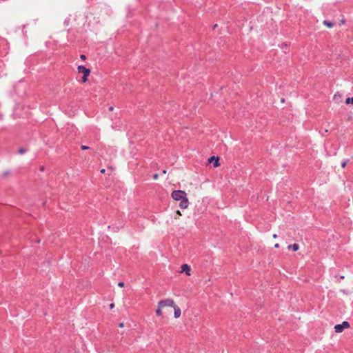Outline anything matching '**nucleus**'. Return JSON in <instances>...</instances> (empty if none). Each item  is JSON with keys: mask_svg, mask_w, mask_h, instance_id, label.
I'll use <instances>...</instances> for the list:
<instances>
[{"mask_svg": "<svg viewBox=\"0 0 353 353\" xmlns=\"http://www.w3.org/2000/svg\"><path fill=\"white\" fill-rule=\"evenodd\" d=\"M124 285H125V284H124V283H123V282H122V281H121V282H119V283H118V285H119V287H121V288H123V287L124 286Z\"/></svg>", "mask_w": 353, "mask_h": 353, "instance_id": "17", "label": "nucleus"}, {"mask_svg": "<svg viewBox=\"0 0 353 353\" xmlns=\"http://www.w3.org/2000/svg\"><path fill=\"white\" fill-rule=\"evenodd\" d=\"M288 248L289 250H292L293 251H297L299 248V246L298 244L294 243V244L289 245L288 246Z\"/></svg>", "mask_w": 353, "mask_h": 353, "instance_id": "9", "label": "nucleus"}, {"mask_svg": "<svg viewBox=\"0 0 353 353\" xmlns=\"http://www.w3.org/2000/svg\"><path fill=\"white\" fill-rule=\"evenodd\" d=\"M88 76H85V74H83V77H82V81L83 83H85L87 81H88Z\"/></svg>", "mask_w": 353, "mask_h": 353, "instance_id": "16", "label": "nucleus"}, {"mask_svg": "<svg viewBox=\"0 0 353 353\" xmlns=\"http://www.w3.org/2000/svg\"><path fill=\"white\" fill-rule=\"evenodd\" d=\"M186 193L183 190H174L172 192L171 196L175 201H181L186 197Z\"/></svg>", "mask_w": 353, "mask_h": 353, "instance_id": "1", "label": "nucleus"}, {"mask_svg": "<svg viewBox=\"0 0 353 353\" xmlns=\"http://www.w3.org/2000/svg\"><path fill=\"white\" fill-rule=\"evenodd\" d=\"M78 72L79 73H83V74H85V76H89L90 73V70L89 68H85V66L83 65H79L78 66Z\"/></svg>", "mask_w": 353, "mask_h": 353, "instance_id": "4", "label": "nucleus"}, {"mask_svg": "<svg viewBox=\"0 0 353 353\" xmlns=\"http://www.w3.org/2000/svg\"><path fill=\"white\" fill-rule=\"evenodd\" d=\"M274 248H279V243H276V244L274 245Z\"/></svg>", "mask_w": 353, "mask_h": 353, "instance_id": "22", "label": "nucleus"}, {"mask_svg": "<svg viewBox=\"0 0 353 353\" xmlns=\"http://www.w3.org/2000/svg\"><path fill=\"white\" fill-rule=\"evenodd\" d=\"M188 205H189V201H188V199H187V197H185L183 200L180 201L179 207L181 209L187 208L188 207Z\"/></svg>", "mask_w": 353, "mask_h": 353, "instance_id": "7", "label": "nucleus"}, {"mask_svg": "<svg viewBox=\"0 0 353 353\" xmlns=\"http://www.w3.org/2000/svg\"><path fill=\"white\" fill-rule=\"evenodd\" d=\"M161 309L162 307H157V310H156V314L157 316H161V314H162V311H161Z\"/></svg>", "mask_w": 353, "mask_h": 353, "instance_id": "11", "label": "nucleus"}, {"mask_svg": "<svg viewBox=\"0 0 353 353\" xmlns=\"http://www.w3.org/2000/svg\"><path fill=\"white\" fill-rule=\"evenodd\" d=\"M81 148H82V150H88L90 148V147L86 146V145H81Z\"/></svg>", "mask_w": 353, "mask_h": 353, "instance_id": "18", "label": "nucleus"}, {"mask_svg": "<svg viewBox=\"0 0 353 353\" xmlns=\"http://www.w3.org/2000/svg\"><path fill=\"white\" fill-rule=\"evenodd\" d=\"M350 324L347 321H343L341 324H337L334 326V330L336 333L342 332L344 329L348 328Z\"/></svg>", "mask_w": 353, "mask_h": 353, "instance_id": "3", "label": "nucleus"}, {"mask_svg": "<svg viewBox=\"0 0 353 353\" xmlns=\"http://www.w3.org/2000/svg\"><path fill=\"white\" fill-rule=\"evenodd\" d=\"M105 169H101V173H105Z\"/></svg>", "mask_w": 353, "mask_h": 353, "instance_id": "24", "label": "nucleus"}, {"mask_svg": "<svg viewBox=\"0 0 353 353\" xmlns=\"http://www.w3.org/2000/svg\"><path fill=\"white\" fill-rule=\"evenodd\" d=\"M163 174H165V173H166V170H163Z\"/></svg>", "mask_w": 353, "mask_h": 353, "instance_id": "29", "label": "nucleus"}, {"mask_svg": "<svg viewBox=\"0 0 353 353\" xmlns=\"http://www.w3.org/2000/svg\"><path fill=\"white\" fill-rule=\"evenodd\" d=\"M158 178H159V174H154L153 175V179H154V180H157Z\"/></svg>", "mask_w": 353, "mask_h": 353, "instance_id": "19", "label": "nucleus"}, {"mask_svg": "<svg viewBox=\"0 0 353 353\" xmlns=\"http://www.w3.org/2000/svg\"><path fill=\"white\" fill-rule=\"evenodd\" d=\"M172 307L174 308V318L177 319L179 318L180 316H181V309L179 306L176 305L174 303V306H172Z\"/></svg>", "mask_w": 353, "mask_h": 353, "instance_id": "6", "label": "nucleus"}, {"mask_svg": "<svg viewBox=\"0 0 353 353\" xmlns=\"http://www.w3.org/2000/svg\"><path fill=\"white\" fill-rule=\"evenodd\" d=\"M111 307H112V309L114 307L113 303H112Z\"/></svg>", "mask_w": 353, "mask_h": 353, "instance_id": "28", "label": "nucleus"}, {"mask_svg": "<svg viewBox=\"0 0 353 353\" xmlns=\"http://www.w3.org/2000/svg\"><path fill=\"white\" fill-rule=\"evenodd\" d=\"M174 301L171 299H167L165 300H161L158 303L159 307H172L174 306Z\"/></svg>", "mask_w": 353, "mask_h": 353, "instance_id": "2", "label": "nucleus"}, {"mask_svg": "<svg viewBox=\"0 0 353 353\" xmlns=\"http://www.w3.org/2000/svg\"><path fill=\"white\" fill-rule=\"evenodd\" d=\"M123 325H123V323H119V327H123Z\"/></svg>", "mask_w": 353, "mask_h": 353, "instance_id": "23", "label": "nucleus"}, {"mask_svg": "<svg viewBox=\"0 0 353 353\" xmlns=\"http://www.w3.org/2000/svg\"><path fill=\"white\" fill-rule=\"evenodd\" d=\"M208 162L210 163H213V165L214 168H216L219 165V159L214 156H212L208 159Z\"/></svg>", "mask_w": 353, "mask_h": 353, "instance_id": "5", "label": "nucleus"}, {"mask_svg": "<svg viewBox=\"0 0 353 353\" xmlns=\"http://www.w3.org/2000/svg\"><path fill=\"white\" fill-rule=\"evenodd\" d=\"M190 268L187 264H183L181 265V272H185L187 275H190Z\"/></svg>", "mask_w": 353, "mask_h": 353, "instance_id": "8", "label": "nucleus"}, {"mask_svg": "<svg viewBox=\"0 0 353 353\" xmlns=\"http://www.w3.org/2000/svg\"><path fill=\"white\" fill-rule=\"evenodd\" d=\"M345 103L347 104H349V103L353 104V97H352V98H347L346 100H345Z\"/></svg>", "mask_w": 353, "mask_h": 353, "instance_id": "12", "label": "nucleus"}, {"mask_svg": "<svg viewBox=\"0 0 353 353\" xmlns=\"http://www.w3.org/2000/svg\"><path fill=\"white\" fill-rule=\"evenodd\" d=\"M273 238H274V239L277 238V235L276 234H273Z\"/></svg>", "mask_w": 353, "mask_h": 353, "instance_id": "25", "label": "nucleus"}, {"mask_svg": "<svg viewBox=\"0 0 353 353\" xmlns=\"http://www.w3.org/2000/svg\"><path fill=\"white\" fill-rule=\"evenodd\" d=\"M40 170H41V171H43V170H44L43 166H41V167L40 168Z\"/></svg>", "mask_w": 353, "mask_h": 353, "instance_id": "26", "label": "nucleus"}, {"mask_svg": "<svg viewBox=\"0 0 353 353\" xmlns=\"http://www.w3.org/2000/svg\"><path fill=\"white\" fill-rule=\"evenodd\" d=\"M8 174H9V172H8V171L5 172H4V174H3V175H4L5 176H7Z\"/></svg>", "mask_w": 353, "mask_h": 353, "instance_id": "21", "label": "nucleus"}, {"mask_svg": "<svg viewBox=\"0 0 353 353\" xmlns=\"http://www.w3.org/2000/svg\"><path fill=\"white\" fill-rule=\"evenodd\" d=\"M340 98H341V94H338V93H337V94H335L334 95V100H335V101L338 100V99H340Z\"/></svg>", "mask_w": 353, "mask_h": 353, "instance_id": "15", "label": "nucleus"}, {"mask_svg": "<svg viewBox=\"0 0 353 353\" xmlns=\"http://www.w3.org/2000/svg\"><path fill=\"white\" fill-rule=\"evenodd\" d=\"M347 163H348L347 159L344 160L341 163V167L344 168L346 166V165L347 164Z\"/></svg>", "mask_w": 353, "mask_h": 353, "instance_id": "14", "label": "nucleus"}, {"mask_svg": "<svg viewBox=\"0 0 353 353\" xmlns=\"http://www.w3.org/2000/svg\"><path fill=\"white\" fill-rule=\"evenodd\" d=\"M323 24L328 28H332L334 26L333 23L326 21V20L323 21Z\"/></svg>", "mask_w": 353, "mask_h": 353, "instance_id": "10", "label": "nucleus"}, {"mask_svg": "<svg viewBox=\"0 0 353 353\" xmlns=\"http://www.w3.org/2000/svg\"><path fill=\"white\" fill-rule=\"evenodd\" d=\"M176 213H177L179 215H181V212H180V211H179V210H178V211L176 212Z\"/></svg>", "mask_w": 353, "mask_h": 353, "instance_id": "27", "label": "nucleus"}, {"mask_svg": "<svg viewBox=\"0 0 353 353\" xmlns=\"http://www.w3.org/2000/svg\"><path fill=\"white\" fill-rule=\"evenodd\" d=\"M80 58H81L82 60H85V59H86V57H85V55H84V54H81V55L80 56Z\"/></svg>", "mask_w": 353, "mask_h": 353, "instance_id": "20", "label": "nucleus"}, {"mask_svg": "<svg viewBox=\"0 0 353 353\" xmlns=\"http://www.w3.org/2000/svg\"><path fill=\"white\" fill-rule=\"evenodd\" d=\"M26 152V150L23 148H20L19 150H18V153L20 154H23Z\"/></svg>", "mask_w": 353, "mask_h": 353, "instance_id": "13", "label": "nucleus"}]
</instances>
